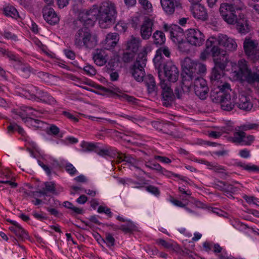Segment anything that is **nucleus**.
Here are the masks:
<instances>
[{"mask_svg": "<svg viewBox=\"0 0 259 259\" xmlns=\"http://www.w3.org/2000/svg\"><path fill=\"white\" fill-rule=\"evenodd\" d=\"M135 227V225L131 221H127L126 224L121 225L120 226V230L124 233H131Z\"/></svg>", "mask_w": 259, "mask_h": 259, "instance_id": "58836bf2", "label": "nucleus"}, {"mask_svg": "<svg viewBox=\"0 0 259 259\" xmlns=\"http://www.w3.org/2000/svg\"><path fill=\"white\" fill-rule=\"evenodd\" d=\"M36 111L33 110L31 107H26L23 109H14L12 112L16 115L14 117L15 119H17L18 117L21 118L25 122H28L30 116L35 115L33 113Z\"/></svg>", "mask_w": 259, "mask_h": 259, "instance_id": "412c9836", "label": "nucleus"}, {"mask_svg": "<svg viewBox=\"0 0 259 259\" xmlns=\"http://www.w3.org/2000/svg\"><path fill=\"white\" fill-rule=\"evenodd\" d=\"M118 116L120 117H123L128 120H130L134 122H136V121H138L140 120H142V118L140 116H131L125 114H117Z\"/></svg>", "mask_w": 259, "mask_h": 259, "instance_id": "8fccbe9b", "label": "nucleus"}, {"mask_svg": "<svg viewBox=\"0 0 259 259\" xmlns=\"http://www.w3.org/2000/svg\"><path fill=\"white\" fill-rule=\"evenodd\" d=\"M53 2L51 3V4ZM48 4V6H45L42 9V14L44 19L47 23L51 25H55L57 23L59 19L54 11V9L50 7V4Z\"/></svg>", "mask_w": 259, "mask_h": 259, "instance_id": "2eb2a0df", "label": "nucleus"}, {"mask_svg": "<svg viewBox=\"0 0 259 259\" xmlns=\"http://www.w3.org/2000/svg\"><path fill=\"white\" fill-rule=\"evenodd\" d=\"M119 39L117 33H110L106 35L104 40V48L110 50L113 49L117 45Z\"/></svg>", "mask_w": 259, "mask_h": 259, "instance_id": "5701e85b", "label": "nucleus"}, {"mask_svg": "<svg viewBox=\"0 0 259 259\" xmlns=\"http://www.w3.org/2000/svg\"><path fill=\"white\" fill-rule=\"evenodd\" d=\"M28 120V122H30L32 125L36 127H40V124L42 123L40 120L34 119L31 117H30Z\"/></svg>", "mask_w": 259, "mask_h": 259, "instance_id": "69168bd1", "label": "nucleus"}, {"mask_svg": "<svg viewBox=\"0 0 259 259\" xmlns=\"http://www.w3.org/2000/svg\"><path fill=\"white\" fill-rule=\"evenodd\" d=\"M153 62L156 67L160 68L163 62L162 55L159 54L156 51L155 57L153 59Z\"/></svg>", "mask_w": 259, "mask_h": 259, "instance_id": "49530a36", "label": "nucleus"}, {"mask_svg": "<svg viewBox=\"0 0 259 259\" xmlns=\"http://www.w3.org/2000/svg\"><path fill=\"white\" fill-rule=\"evenodd\" d=\"M152 38L153 44L157 46L163 45L166 40L164 33L159 30H156L153 33Z\"/></svg>", "mask_w": 259, "mask_h": 259, "instance_id": "c85d7f7f", "label": "nucleus"}, {"mask_svg": "<svg viewBox=\"0 0 259 259\" xmlns=\"http://www.w3.org/2000/svg\"><path fill=\"white\" fill-rule=\"evenodd\" d=\"M231 92H228L220 103L221 109L226 111L232 110L236 105V98L234 96L230 95Z\"/></svg>", "mask_w": 259, "mask_h": 259, "instance_id": "aec40b11", "label": "nucleus"}, {"mask_svg": "<svg viewBox=\"0 0 259 259\" xmlns=\"http://www.w3.org/2000/svg\"><path fill=\"white\" fill-rule=\"evenodd\" d=\"M194 91L196 95L201 100H205L208 96L209 89L208 87H204V88L194 86Z\"/></svg>", "mask_w": 259, "mask_h": 259, "instance_id": "2f4dec72", "label": "nucleus"}, {"mask_svg": "<svg viewBox=\"0 0 259 259\" xmlns=\"http://www.w3.org/2000/svg\"><path fill=\"white\" fill-rule=\"evenodd\" d=\"M15 235L19 238V239L22 241H24L26 239L28 238V233L21 226H18L17 230L15 231Z\"/></svg>", "mask_w": 259, "mask_h": 259, "instance_id": "4c0bfd02", "label": "nucleus"}, {"mask_svg": "<svg viewBox=\"0 0 259 259\" xmlns=\"http://www.w3.org/2000/svg\"><path fill=\"white\" fill-rule=\"evenodd\" d=\"M218 44V37L216 38L213 36L210 37L208 39H207L206 41V49L208 50L209 49H210V52L212 54V51L213 48H217L219 52H221L222 50L217 46V45Z\"/></svg>", "mask_w": 259, "mask_h": 259, "instance_id": "473e14b6", "label": "nucleus"}, {"mask_svg": "<svg viewBox=\"0 0 259 259\" xmlns=\"http://www.w3.org/2000/svg\"><path fill=\"white\" fill-rule=\"evenodd\" d=\"M236 165L248 171L254 172L259 171V166L254 164H246L245 163L242 162H238L236 163Z\"/></svg>", "mask_w": 259, "mask_h": 259, "instance_id": "c9c22d12", "label": "nucleus"}, {"mask_svg": "<svg viewBox=\"0 0 259 259\" xmlns=\"http://www.w3.org/2000/svg\"><path fill=\"white\" fill-rule=\"evenodd\" d=\"M236 104L240 109L245 111H250L253 106L249 97L244 95H239V99L236 101Z\"/></svg>", "mask_w": 259, "mask_h": 259, "instance_id": "b1692460", "label": "nucleus"}, {"mask_svg": "<svg viewBox=\"0 0 259 259\" xmlns=\"http://www.w3.org/2000/svg\"><path fill=\"white\" fill-rule=\"evenodd\" d=\"M93 59L96 65L102 66L107 63L108 56L104 50L97 49L93 54Z\"/></svg>", "mask_w": 259, "mask_h": 259, "instance_id": "4be33fe9", "label": "nucleus"}, {"mask_svg": "<svg viewBox=\"0 0 259 259\" xmlns=\"http://www.w3.org/2000/svg\"><path fill=\"white\" fill-rule=\"evenodd\" d=\"M257 44H256L254 41L250 39H245L243 43L245 54L247 55L257 49Z\"/></svg>", "mask_w": 259, "mask_h": 259, "instance_id": "c756f323", "label": "nucleus"}, {"mask_svg": "<svg viewBox=\"0 0 259 259\" xmlns=\"http://www.w3.org/2000/svg\"><path fill=\"white\" fill-rule=\"evenodd\" d=\"M191 10L193 16L196 19L205 21L208 20V15L206 9L204 6L197 4H191Z\"/></svg>", "mask_w": 259, "mask_h": 259, "instance_id": "4468645a", "label": "nucleus"}, {"mask_svg": "<svg viewBox=\"0 0 259 259\" xmlns=\"http://www.w3.org/2000/svg\"><path fill=\"white\" fill-rule=\"evenodd\" d=\"M154 26V20L148 17H145L141 25L140 35L143 39H148L151 36Z\"/></svg>", "mask_w": 259, "mask_h": 259, "instance_id": "ddd939ff", "label": "nucleus"}, {"mask_svg": "<svg viewBox=\"0 0 259 259\" xmlns=\"http://www.w3.org/2000/svg\"><path fill=\"white\" fill-rule=\"evenodd\" d=\"M146 190L153 194H154L155 195H158L160 193V192L158 190V189L156 187H155V186H152V185H149V186H148L146 187Z\"/></svg>", "mask_w": 259, "mask_h": 259, "instance_id": "052dcab7", "label": "nucleus"}, {"mask_svg": "<svg viewBox=\"0 0 259 259\" xmlns=\"http://www.w3.org/2000/svg\"><path fill=\"white\" fill-rule=\"evenodd\" d=\"M46 190L47 192L54 193L56 191L55 184L53 182H47L45 183Z\"/></svg>", "mask_w": 259, "mask_h": 259, "instance_id": "6e6d98bb", "label": "nucleus"}, {"mask_svg": "<svg viewBox=\"0 0 259 259\" xmlns=\"http://www.w3.org/2000/svg\"><path fill=\"white\" fill-rule=\"evenodd\" d=\"M154 159L159 160L161 162L167 164L170 163L171 162L169 158L165 156L156 155L154 156Z\"/></svg>", "mask_w": 259, "mask_h": 259, "instance_id": "e2e57ef3", "label": "nucleus"}, {"mask_svg": "<svg viewBox=\"0 0 259 259\" xmlns=\"http://www.w3.org/2000/svg\"><path fill=\"white\" fill-rule=\"evenodd\" d=\"M186 38L187 42L192 46L200 47L205 41L203 33L197 29H189L186 32Z\"/></svg>", "mask_w": 259, "mask_h": 259, "instance_id": "9d476101", "label": "nucleus"}, {"mask_svg": "<svg viewBox=\"0 0 259 259\" xmlns=\"http://www.w3.org/2000/svg\"><path fill=\"white\" fill-rule=\"evenodd\" d=\"M193 80H194V84L195 87L204 88V87H207L206 80L201 77H195Z\"/></svg>", "mask_w": 259, "mask_h": 259, "instance_id": "a19ab883", "label": "nucleus"}, {"mask_svg": "<svg viewBox=\"0 0 259 259\" xmlns=\"http://www.w3.org/2000/svg\"><path fill=\"white\" fill-rule=\"evenodd\" d=\"M181 0H160L161 7L167 15L174 14L176 8L181 6Z\"/></svg>", "mask_w": 259, "mask_h": 259, "instance_id": "a211bd4d", "label": "nucleus"}, {"mask_svg": "<svg viewBox=\"0 0 259 259\" xmlns=\"http://www.w3.org/2000/svg\"><path fill=\"white\" fill-rule=\"evenodd\" d=\"M184 73V77H188V79L193 80L196 77V74H202L206 72V66L205 64L194 61L190 58L185 59L183 64Z\"/></svg>", "mask_w": 259, "mask_h": 259, "instance_id": "39448f33", "label": "nucleus"}, {"mask_svg": "<svg viewBox=\"0 0 259 259\" xmlns=\"http://www.w3.org/2000/svg\"><path fill=\"white\" fill-rule=\"evenodd\" d=\"M50 134L54 135H57L60 132L59 128L55 125L52 124L49 127Z\"/></svg>", "mask_w": 259, "mask_h": 259, "instance_id": "338daca9", "label": "nucleus"}, {"mask_svg": "<svg viewBox=\"0 0 259 259\" xmlns=\"http://www.w3.org/2000/svg\"><path fill=\"white\" fill-rule=\"evenodd\" d=\"M5 15L8 17L17 19L19 17L17 10L13 6H7L4 9Z\"/></svg>", "mask_w": 259, "mask_h": 259, "instance_id": "72a5a7b5", "label": "nucleus"}, {"mask_svg": "<svg viewBox=\"0 0 259 259\" xmlns=\"http://www.w3.org/2000/svg\"><path fill=\"white\" fill-rule=\"evenodd\" d=\"M156 242L159 244L163 246L164 248L166 249H174L172 244L166 241L165 240L162 239H158L156 240Z\"/></svg>", "mask_w": 259, "mask_h": 259, "instance_id": "09e8293b", "label": "nucleus"}, {"mask_svg": "<svg viewBox=\"0 0 259 259\" xmlns=\"http://www.w3.org/2000/svg\"><path fill=\"white\" fill-rule=\"evenodd\" d=\"M159 54L162 55L163 54L166 57H169L170 56V51L168 48L166 46L160 47L156 51Z\"/></svg>", "mask_w": 259, "mask_h": 259, "instance_id": "5fc2aeb1", "label": "nucleus"}, {"mask_svg": "<svg viewBox=\"0 0 259 259\" xmlns=\"http://www.w3.org/2000/svg\"><path fill=\"white\" fill-rule=\"evenodd\" d=\"M83 26L79 28L75 32L74 38V45L78 49L85 48L92 49L98 44V37L90 28L91 25L85 24L83 22Z\"/></svg>", "mask_w": 259, "mask_h": 259, "instance_id": "7ed1b4c3", "label": "nucleus"}, {"mask_svg": "<svg viewBox=\"0 0 259 259\" xmlns=\"http://www.w3.org/2000/svg\"><path fill=\"white\" fill-rule=\"evenodd\" d=\"M237 190V188L235 187H234L231 184H228L226 183V185L224 188V192L226 193V195H229L230 196H232V194L234 193Z\"/></svg>", "mask_w": 259, "mask_h": 259, "instance_id": "79ce46f5", "label": "nucleus"}, {"mask_svg": "<svg viewBox=\"0 0 259 259\" xmlns=\"http://www.w3.org/2000/svg\"><path fill=\"white\" fill-rule=\"evenodd\" d=\"M22 94L29 100H33L51 105L56 103V100L52 96L35 87H33L31 91L24 90Z\"/></svg>", "mask_w": 259, "mask_h": 259, "instance_id": "423d86ee", "label": "nucleus"}, {"mask_svg": "<svg viewBox=\"0 0 259 259\" xmlns=\"http://www.w3.org/2000/svg\"><path fill=\"white\" fill-rule=\"evenodd\" d=\"M140 42L141 40L139 38L132 36L126 42V50L137 53L139 50Z\"/></svg>", "mask_w": 259, "mask_h": 259, "instance_id": "bb28decb", "label": "nucleus"}, {"mask_svg": "<svg viewBox=\"0 0 259 259\" xmlns=\"http://www.w3.org/2000/svg\"><path fill=\"white\" fill-rule=\"evenodd\" d=\"M139 2L144 10L151 11L152 5L148 0H139Z\"/></svg>", "mask_w": 259, "mask_h": 259, "instance_id": "864d4df0", "label": "nucleus"}, {"mask_svg": "<svg viewBox=\"0 0 259 259\" xmlns=\"http://www.w3.org/2000/svg\"><path fill=\"white\" fill-rule=\"evenodd\" d=\"M258 126L259 125L256 123H246L238 126V128H236L235 131H242L244 132L247 131L256 130Z\"/></svg>", "mask_w": 259, "mask_h": 259, "instance_id": "f704fd0d", "label": "nucleus"}, {"mask_svg": "<svg viewBox=\"0 0 259 259\" xmlns=\"http://www.w3.org/2000/svg\"><path fill=\"white\" fill-rule=\"evenodd\" d=\"M238 67L239 70L234 72L237 78L250 84L255 82L259 83V74L252 72L248 68L245 60H240L238 63Z\"/></svg>", "mask_w": 259, "mask_h": 259, "instance_id": "20e7f679", "label": "nucleus"}, {"mask_svg": "<svg viewBox=\"0 0 259 259\" xmlns=\"http://www.w3.org/2000/svg\"><path fill=\"white\" fill-rule=\"evenodd\" d=\"M96 152L101 156H111V151L108 148L99 149L96 150Z\"/></svg>", "mask_w": 259, "mask_h": 259, "instance_id": "603ef678", "label": "nucleus"}, {"mask_svg": "<svg viewBox=\"0 0 259 259\" xmlns=\"http://www.w3.org/2000/svg\"><path fill=\"white\" fill-rule=\"evenodd\" d=\"M212 57L214 64L213 68L225 71L229 62V56L226 51L219 50L214 48L212 51Z\"/></svg>", "mask_w": 259, "mask_h": 259, "instance_id": "0eeeda50", "label": "nucleus"}, {"mask_svg": "<svg viewBox=\"0 0 259 259\" xmlns=\"http://www.w3.org/2000/svg\"><path fill=\"white\" fill-rule=\"evenodd\" d=\"M120 159L122 161L127 162L128 163L134 164L135 162V159L132 157L130 155H126L125 154H121Z\"/></svg>", "mask_w": 259, "mask_h": 259, "instance_id": "13d9d810", "label": "nucleus"}, {"mask_svg": "<svg viewBox=\"0 0 259 259\" xmlns=\"http://www.w3.org/2000/svg\"><path fill=\"white\" fill-rule=\"evenodd\" d=\"M224 71L215 68H212L211 72L210 75V79L211 83L214 85H217V84H221L222 83L221 81V79L223 77L224 75Z\"/></svg>", "mask_w": 259, "mask_h": 259, "instance_id": "393cba45", "label": "nucleus"}, {"mask_svg": "<svg viewBox=\"0 0 259 259\" xmlns=\"http://www.w3.org/2000/svg\"><path fill=\"white\" fill-rule=\"evenodd\" d=\"M144 68L138 66H133L131 73L133 76L137 81H142L144 79V77L146 76Z\"/></svg>", "mask_w": 259, "mask_h": 259, "instance_id": "cd10ccee", "label": "nucleus"}, {"mask_svg": "<svg viewBox=\"0 0 259 259\" xmlns=\"http://www.w3.org/2000/svg\"><path fill=\"white\" fill-rule=\"evenodd\" d=\"M65 169L71 175H75L77 171L76 169L73 166V165L70 163L66 164Z\"/></svg>", "mask_w": 259, "mask_h": 259, "instance_id": "680f3d73", "label": "nucleus"}, {"mask_svg": "<svg viewBox=\"0 0 259 259\" xmlns=\"http://www.w3.org/2000/svg\"><path fill=\"white\" fill-rule=\"evenodd\" d=\"M218 44L229 51H234L237 47L235 41L226 35L221 34L218 36Z\"/></svg>", "mask_w": 259, "mask_h": 259, "instance_id": "6ab92c4d", "label": "nucleus"}, {"mask_svg": "<svg viewBox=\"0 0 259 259\" xmlns=\"http://www.w3.org/2000/svg\"><path fill=\"white\" fill-rule=\"evenodd\" d=\"M136 53L133 52H127L123 54L122 60L124 62H130L134 59Z\"/></svg>", "mask_w": 259, "mask_h": 259, "instance_id": "37998d69", "label": "nucleus"}, {"mask_svg": "<svg viewBox=\"0 0 259 259\" xmlns=\"http://www.w3.org/2000/svg\"><path fill=\"white\" fill-rule=\"evenodd\" d=\"M147 87L148 94L156 93L157 87L153 76L150 74L147 75L143 80Z\"/></svg>", "mask_w": 259, "mask_h": 259, "instance_id": "a878e982", "label": "nucleus"}, {"mask_svg": "<svg viewBox=\"0 0 259 259\" xmlns=\"http://www.w3.org/2000/svg\"><path fill=\"white\" fill-rule=\"evenodd\" d=\"M172 27L170 34L171 39L174 42L178 44L179 49L182 50L183 44L182 42L184 36L183 30L178 25H174Z\"/></svg>", "mask_w": 259, "mask_h": 259, "instance_id": "dca6fc26", "label": "nucleus"}, {"mask_svg": "<svg viewBox=\"0 0 259 259\" xmlns=\"http://www.w3.org/2000/svg\"><path fill=\"white\" fill-rule=\"evenodd\" d=\"M116 15L115 4L108 0L104 1L99 6L94 5L85 12L80 13L79 19L81 22L91 27L94 26L95 20H98L100 27L106 29L114 23Z\"/></svg>", "mask_w": 259, "mask_h": 259, "instance_id": "f257e3e1", "label": "nucleus"}, {"mask_svg": "<svg viewBox=\"0 0 259 259\" xmlns=\"http://www.w3.org/2000/svg\"><path fill=\"white\" fill-rule=\"evenodd\" d=\"M213 170L218 173H220L222 174V176H227L228 175L227 173L225 172V168L224 166L220 165L217 163H215L213 166Z\"/></svg>", "mask_w": 259, "mask_h": 259, "instance_id": "de8ad7c7", "label": "nucleus"}, {"mask_svg": "<svg viewBox=\"0 0 259 259\" xmlns=\"http://www.w3.org/2000/svg\"><path fill=\"white\" fill-rule=\"evenodd\" d=\"M103 240L109 247L113 246L115 244V239L110 233H107L105 239Z\"/></svg>", "mask_w": 259, "mask_h": 259, "instance_id": "c03bdc74", "label": "nucleus"}, {"mask_svg": "<svg viewBox=\"0 0 259 259\" xmlns=\"http://www.w3.org/2000/svg\"><path fill=\"white\" fill-rule=\"evenodd\" d=\"M146 62L147 53L146 51H142L138 54L136 61L133 66L144 68L146 66Z\"/></svg>", "mask_w": 259, "mask_h": 259, "instance_id": "7c9ffc66", "label": "nucleus"}, {"mask_svg": "<svg viewBox=\"0 0 259 259\" xmlns=\"http://www.w3.org/2000/svg\"><path fill=\"white\" fill-rule=\"evenodd\" d=\"M217 88L212 89L210 92V97L211 101L215 103H220L226 94L231 92L229 83L225 82L222 84H217Z\"/></svg>", "mask_w": 259, "mask_h": 259, "instance_id": "1a4fd4ad", "label": "nucleus"}, {"mask_svg": "<svg viewBox=\"0 0 259 259\" xmlns=\"http://www.w3.org/2000/svg\"><path fill=\"white\" fill-rule=\"evenodd\" d=\"M214 188L218 189V190L223 191L224 190V188L226 185V182H224L222 181H218L217 183L214 184Z\"/></svg>", "mask_w": 259, "mask_h": 259, "instance_id": "0e129e2a", "label": "nucleus"}, {"mask_svg": "<svg viewBox=\"0 0 259 259\" xmlns=\"http://www.w3.org/2000/svg\"><path fill=\"white\" fill-rule=\"evenodd\" d=\"M62 205L64 207L71 209L76 214L83 213V211L82 209L74 206L70 202L67 201H64Z\"/></svg>", "mask_w": 259, "mask_h": 259, "instance_id": "e433bc0d", "label": "nucleus"}, {"mask_svg": "<svg viewBox=\"0 0 259 259\" xmlns=\"http://www.w3.org/2000/svg\"><path fill=\"white\" fill-rule=\"evenodd\" d=\"M102 90L106 93L112 94L113 96L116 98H118L121 100H125L129 103L133 104L137 103V100L135 98L121 93V90L118 88H114L113 90H111L109 88L102 87Z\"/></svg>", "mask_w": 259, "mask_h": 259, "instance_id": "f3484780", "label": "nucleus"}, {"mask_svg": "<svg viewBox=\"0 0 259 259\" xmlns=\"http://www.w3.org/2000/svg\"><path fill=\"white\" fill-rule=\"evenodd\" d=\"M165 77L170 82H176L179 77L178 68L171 62H167L163 66Z\"/></svg>", "mask_w": 259, "mask_h": 259, "instance_id": "f8f14e48", "label": "nucleus"}, {"mask_svg": "<svg viewBox=\"0 0 259 259\" xmlns=\"http://www.w3.org/2000/svg\"><path fill=\"white\" fill-rule=\"evenodd\" d=\"M0 52H2L3 54H5L10 60H14L15 61H19V58L11 52L7 51L6 50L1 48Z\"/></svg>", "mask_w": 259, "mask_h": 259, "instance_id": "4d7b16f0", "label": "nucleus"}, {"mask_svg": "<svg viewBox=\"0 0 259 259\" xmlns=\"http://www.w3.org/2000/svg\"><path fill=\"white\" fill-rule=\"evenodd\" d=\"M81 147L82 148V151L84 152L92 151L97 147L95 144L84 141L81 143Z\"/></svg>", "mask_w": 259, "mask_h": 259, "instance_id": "ea45409f", "label": "nucleus"}, {"mask_svg": "<svg viewBox=\"0 0 259 259\" xmlns=\"http://www.w3.org/2000/svg\"><path fill=\"white\" fill-rule=\"evenodd\" d=\"M159 85L162 89V105L166 107H170L175 100V95L169 84L166 80L161 79Z\"/></svg>", "mask_w": 259, "mask_h": 259, "instance_id": "6e6552de", "label": "nucleus"}, {"mask_svg": "<svg viewBox=\"0 0 259 259\" xmlns=\"http://www.w3.org/2000/svg\"><path fill=\"white\" fill-rule=\"evenodd\" d=\"M231 141L235 144L241 145L249 146L251 145L255 140L253 135H246L242 131H235L233 133V136L230 138Z\"/></svg>", "mask_w": 259, "mask_h": 259, "instance_id": "9b49d317", "label": "nucleus"}, {"mask_svg": "<svg viewBox=\"0 0 259 259\" xmlns=\"http://www.w3.org/2000/svg\"><path fill=\"white\" fill-rule=\"evenodd\" d=\"M243 198L245 200V201L248 203H253V204H256V201L257 200V199L256 198H255L253 196H244L243 197Z\"/></svg>", "mask_w": 259, "mask_h": 259, "instance_id": "774afa93", "label": "nucleus"}, {"mask_svg": "<svg viewBox=\"0 0 259 259\" xmlns=\"http://www.w3.org/2000/svg\"><path fill=\"white\" fill-rule=\"evenodd\" d=\"M175 97H176L178 99H181L182 98L184 94V89L182 87H177L175 89L174 92Z\"/></svg>", "mask_w": 259, "mask_h": 259, "instance_id": "bf43d9fd", "label": "nucleus"}, {"mask_svg": "<svg viewBox=\"0 0 259 259\" xmlns=\"http://www.w3.org/2000/svg\"><path fill=\"white\" fill-rule=\"evenodd\" d=\"M253 62L259 60V49H256L250 53L246 55Z\"/></svg>", "mask_w": 259, "mask_h": 259, "instance_id": "3c124183", "label": "nucleus"}, {"mask_svg": "<svg viewBox=\"0 0 259 259\" xmlns=\"http://www.w3.org/2000/svg\"><path fill=\"white\" fill-rule=\"evenodd\" d=\"M225 2L220 5L219 12L222 19L228 24H235L236 29L240 33L246 34L249 30L247 17L242 13L236 14L246 8L242 0H224Z\"/></svg>", "mask_w": 259, "mask_h": 259, "instance_id": "f03ea898", "label": "nucleus"}, {"mask_svg": "<svg viewBox=\"0 0 259 259\" xmlns=\"http://www.w3.org/2000/svg\"><path fill=\"white\" fill-rule=\"evenodd\" d=\"M83 71L85 72V73L90 76H94L95 75L96 73V70L94 67L93 66L91 65H87L83 68Z\"/></svg>", "mask_w": 259, "mask_h": 259, "instance_id": "a18cd8bd", "label": "nucleus"}]
</instances>
